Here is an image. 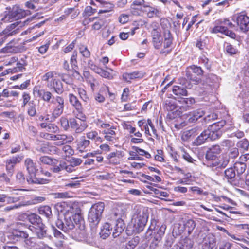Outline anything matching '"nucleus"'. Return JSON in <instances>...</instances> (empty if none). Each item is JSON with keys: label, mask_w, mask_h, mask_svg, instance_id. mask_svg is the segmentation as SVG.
Segmentation results:
<instances>
[{"label": "nucleus", "mask_w": 249, "mask_h": 249, "mask_svg": "<svg viewBox=\"0 0 249 249\" xmlns=\"http://www.w3.org/2000/svg\"><path fill=\"white\" fill-rule=\"evenodd\" d=\"M24 166L29 174V177L27 178L28 184H43L48 183L49 179L36 177L38 169L36 163L34 162L31 158H27L25 160Z\"/></svg>", "instance_id": "1"}, {"label": "nucleus", "mask_w": 249, "mask_h": 249, "mask_svg": "<svg viewBox=\"0 0 249 249\" xmlns=\"http://www.w3.org/2000/svg\"><path fill=\"white\" fill-rule=\"evenodd\" d=\"M31 224L29 229L36 233L39 239L47 238L52 240L53 237L47 231L46 226L42 223V219H29Z\"/></svg>", "instance_id": "2"}, {"label": "nucleus", "mask_w": 249, "mask_h": 249, "mask_svg": "<svg viewBox=\"0 0 249 249\" xmlns=\"http://www.w3.org/2000/svg\"><path fill=\"white\" fill-rule=\"evenodd\" d=\"M198 237L200 240H202L201 242L202 249H214L217 248L216 239L213 234L201 230Z\"/></svg>", "instance_id": "3"}, {"label": "nucleus", "mask_w": 249, "mask_h": 249, "mask_svg": "<svg viewBox=\"0 0 249 249\" xmlns=\"http://www.w3.org/2000/svg\"><path fill=\"white\" fill-rule=\"evenodd\" d=\"M185 72V75L188 80L194 82L195 84H198L201 80L195 76L193 73L197 76H201L203 74L204 71L200 67L193 65L186 68Z\"/></svg>", "instance_id": "4"}, {"label": "nucleus", "mask_w": 249, "mask_h": 249, "mask_svg": "<svg viewBox=\"0 0 249 249\" xmlns=\"http://www.w3.org/2000/svg\"><path fill=\"white\" fill-rule=\"evenodd\" d=\"M147 222V219H131V223L127 227V234L139 233L142 231Z\"/></svg>", "instance_id": "5"}, {"label": "nucleus", "mask_w": 249, "mask_h": 249, "mask_svg": "<svg viewBox=\"0 0 249 249\" xmlns=\"http://www.w3.org/2000/svg\"><path fill=\"white\" fill-rule=\"evenodd\" d=\"M163 47L160 51V54H169L171 51V47L173 44V37L170 31L168 29H164L163 32Z\"/></svg>", "instance_id": "6"}, {"label": "nucleus", "mask_w": 249, "mask_h": 249, "mask_svg": "<svg viewBox=\"0 0 249 249\" xmlns=\"http://www.w3.org/2000/svg\"><path fill=\"white\" fill-rule=\"evenodd\" d=\"M30 21L31 19L30 18H28L23 22H21V21H16L8 25L6 28L1 32V34L3 35H6L9 36L15 35L19 33V27L24 26Z\"/></svg>", "instance_id": "7"}, {"label": "nucleus", "mask_w": 249, "mask_h": 249, "mask_svg": "<svg viewBox=\"0 0 249 249\" xmlns=\"http://www.w3.org/2000/svg\"><path fill=\"white\" fill-rule=\"evenodd\" d=\"M232 20L237 23L241 31H249V17L245 14H238L232 17Z\"/></svg>", "instance_id": "8"}, {"label": "nucleus", "mask_w": 249, "mask_h": 249, "mask_svg": "<svg viewBox=\"0 0 249 249\" xmlns=\"http://www.w3.org/2000/svg\"><path fill=\"white\" fill-rule=\"evenodd\" d=\"M55 104L52 113V119L55 120L61 115L63 112L64 107V100L61 96H56L55 98Z\"/></svg>", "instance_id": "9"}, {"label": "nucleus", "mask_w": 249, "mask_h": 249, "mask_svg": "<svg viewBox=\"0 0 249 249\" xmlns=\"http://www.w3.org/2000/svg\"><path fill=\"white\" fill-rule=\"evenodd\" d=\"M6 236L10 242L15 243L27 238L28 234L24 231L13 230L12 232L7 233Z\"/></svg>", "instance_id": "10"}, {"label": "nucleus", "mask_w": 249, "mask_h": 249, "mask_svg": "<svg viewBox=\"0 0 249 249\" xmlns=\"http://www.w3.org/2000/svg\"><path fill=\"white\" fill-rule=\"evenodd\" d=\"M6 10H9L11 12V16L13 17L15 20L22 18L31 14L30 11L23 10L17 6H14L12 8L7 7Z\"/></svg>", "instance_id": "11"}, {"label": "nucleus", "mask_w": 249, "mask_h": 249, "mask_svg": "<svg viewBox=\"0 0 249 249\" xmlns=\"http://www.w3.org/2000/svg\"><path fill=\"white\" fill-rule=\"evenodd\" d=\"M45 200H46V198L45 197L36 196V197H34L33 198L31 199V200H29L25 202L21 203L18 205H15L13 206L7 207L4 209L5 211H10V210H13L14 209H17L21 206L37 204L38 203L42 202L43 201H45Z\"/></svg>", "instance_id": "12"}, {"label": "nucleus", "mask_w": 249, "mask_h": 249, "mask_svg": "<svg viewBox=\"0 0 249 249\" xmlns=\"http://www.w3.org/2000/svg\"><path fill=\"white\" fill-rule=\"evenodd\" d=\"M104 203L99 202L92 206L89 213V218H100L104 209Z\"/></svg>", "instance_id": "13"}, {"label": "nucleus", "mask_w": 249, "mask_h": 249, "mask_svg": "<svg viewBox=\"0 0 249 249\" xmlns=\"http://www.w3.org/2000/svg\"><path fill=\"white\" fill-rule=\"evenodd\" d=\"M70 125L71 128L74 129L76 133L82 132L88 127L86 122L77 120L75 118L70 119Z\"/></svg>", "instance_id": "14"}, {"label": "nucleus", "mask_w": 249, "mask_h": 249, "mask_svg": "<svg viewBox=\"0 0 249 249\" xmlns=\"http://www.w3.org/2000/svg\"><path fill=\"white\" fill-rule=\"evenodd\" d=\"M50 170L55 173H60L64 170L68 173L70 171V167H68V164L65 161L62 160L59 161L56 159H54L53 160Z\"/></svg>", "instance_id": "15"}, {"label": "nucleus", "mask_w": 249, "mask_h": 249, "mask_svg": "<svg viewBox=\"0 0 249 249\" xmlns=\"http://www.w3.org/2000/svg\"><path fill=\"white\" fill-rule=\"evenodd\" d=\"M152 44L156 49H160L163 46V38L160 32L157 29H154L151 31Z\"/></svg>", "instance_id": "16"}, {"label": "nucleus", "mask_w": 249, "mask_h": 249, "mask_svg": "<svg viewBox=\"0 0 249 249\" xmlns=\"http://www.w3.org/2000/svg\"><path fill=\"white\" fill-rule=\"evenodd\" d=\"M224 174L225 177L229 183L233 185H237L236 180V174L233 168L231 167L225 170Z\"/></svg>", "instance_id": "17"}, {"label": "nucleus", "mask_w": 249, "mask_h": 249, "mask_svg": "<svg viewBox=\"0 0 249 249\" xmlns=\"http://www.w3.org/2000/svg\"><path fill=\"white\" fill-rule=\"evenodd\" d=\"M54 207L56 211L58 213V216L60 217L63 216L66 218L67 213L69 210V208H68V207H70L65 202H61L55 204Z\"/></svg>", "instance_id": "18"}, {"label": "nucleus", "mask_w": 249, "mask_h": 249, "mask_svg": "<svg viewBox=\"0 0 249 249\" xmlns=\"http://www.w3.org/2000/svg\"><path fill=\"white\" fill-rule=\"evenodd\" d=\"M15 41L12 40L6 46L0 49V52L3 53H16L20 52V48L19 46H15Z\"/></svg>", "instance_id": "19"}, {"label": "nucleus", "mask_w": 249, "mask_h": 249, "mask_svg": "<svg viewBox=\"0 0 249 249\" xmlns=\"http://www.w3.org/2000/svg\"><path fill=\"white\" fill-rule=\"evenodd\" d=\"M125 228V225L123 219H117L115 222V226L112 233L113 236L115 238L120 235Z\"/></svg>", "instance_id": "20"}, {"label": "nucleus", "mask_w": 249, "mask_h": 249, "mask_svg": "<svg viewBox=\"0 0 249 249\" xmlns=\"http://www.w3.org/2000/svg\"><path fill=\"white\" fill-rule=\"evenodd\" d=\"M143 76L144 73L141 71L125 72L123 74V79L128 82H130L131 80L142 78Z\"/></svg>", "instance_id": "21"}, {"label": "nucleus", "mask_w": 249, "mask_h": 249, "mask_svg": "<svg viewBox=\"0 0 249 249\" xmlns=\"http://www.w3.org/2000/svg\"><path fill=\"white\" fill-rule=\"evenodd\" d=\"M69 208V212L67 213L66 218H82V213L81 210L78 207H68Z\"/></svg>", "instance_id": "22"}, {"label": "nucleus", "mask_w": 249, "mask_h": 249, "mask_svg": "<svg viewBox=\"0 0 249 249\" xmlns=\"http://www.w3.org/2000/svg\"><path fill=\"white\" fill-rule=\"evenodd\" d=\"M204 111L201 109H198L194 110L189 114L188 116V121L189 123H195L199 118L202 117L204 115Z\"/></svg>", "instance_id": "23"}, {"label": "nucleus", "mask_w": 249, "mask_h": 249, "mask_svg": "<svg viewBox=\"0 0 249 249\" xmlns=\"http://www.w3.org/2000/svg\"><path fill=\"white\" fill-rule=\"evenodd\" d=\"M173 93L177 96V98L180 99L182 96L187 95V91L185 88L182 86H174L172 88Z\"/></svg>", "instance_id": "24"}, {"label": "nucleus", "mask_w": 249, "mask_h": 249, "mask_svg": "<svg viewBox=\"0 0 249 249\" xmlns=\"http://www.w3.org/2000/svg\"><path fill=\"white\" fill-rule=\"evenodd\" d=\"M178 101L182 104L180 107L181 109H183L187 110L190 107L195 103V100L192 97L190 98H181Z\"/></svg>", "instance_id": "25"}, {"label": "nucleus", "mask_w": 249, "mask_h": 249, "mask_svg": "<svg viewBox=\"0 0 249 249\" xmlns=\"http://www.w3.org/2000/svg\"><path fill=\"white\" fill-rule=\"evenodd\" d=\"M53 234L55 238L54 242L57 247H61L63 245L65 240V236L64 235L58 230L56 229H54Z\"/></svg>", "instance_id": "26"}, {"label": "nucleus", "mask_w": 249, "mask_h": 249, "mask_svg": "<svg viewBox=\"0 0 249 249\" xmlns=\"http://www.w3.org/2000/svg\"><path fill=\"white\" fill-rule=\"evenodd\" d=\"M40 95L44 101L47 103H51L53 105L55 104V101L53 100L54 97L50 91L42 90L40 91Z\"/></svg>", "instance_id": "27"}, {"label": "nucleus", "mask_w": 249, "mask_h": 249, "mask_svg": "<svg viewBox=\"0 0 249 249\" xmlns=\"http://www.w3.org/2000/svg\"><path fill=\"white\" fill-rule=\"evenodd\" d=\"M218 81V77L216 75L213 74H209L205 80H203V85L205 86V88L207 89V87H212Z\"/></svg>", "instance_id": "28"}, {"label": "nucleus", "mask_w": 249, "mask_h": 249, "mask_svg": "<svg viewBox=\"0 0 249 249\" xmlns=\"http://www.w3.org/2000/svg\"><path fill=\"white\" fill-rule=\"evenodd\" d=\"M69 99L70 104L77 110V111L82 110V105L75 95L72 94H70L69 95Z\"/></svg>", "instance_id": "29"}, {"label": "nucleus", "mask_w": 249, "mask_h": 249, "mask_svg": "<svg viewBox=\"0 0 249 249\" xmlns=\"http://www.w3.org/2000/svg\"><path fill=\"white\" fill-rule=\"evenodd\" d=\"M52 87L54 91L58 94H61L64 92L63 85L61 81L57 79H53Z\"/></svg>", "instance_id": "30"}, {"label": "nucleus", "mask_w": 249, "mask_h": 249, "mask_svg": "<svg viewBox=\"0 0 249 249\" xmlns=\"http://www.w3.org/2000/svg\"><path fill=\"white\" fill-rule=\"evenodd\" d=\"M112 228H110V225L108 223H105L103 226V228L101 229L100 232V237L105 239L108 237L111 234V230Z\"/></svg>", "instance_id": "31"}, {"label": "nucleus", "mask_w": 249, "mask_h": 249, "mask_svg": "<svg viewBox=\"0 0 249 249\" xmlns=\"http://www.w3.org/2000/svg\"><path fill=\"white\" fill-rule=\"evenodd\" d=\"M207 131L204 130L201 133L196 139L194 141L195 145L199 146L204 143L208 140Z\"/></svg>", "instance_id": "32"}, {"label": "nucleus", "mask_w": 249, "mask_h": 249, "mask_svg": "<svg viewBox=\"0 0 249 249\" xmlns=\"http://www.w3.org/2000/svg\"><path fill=\"white\" fill-rule=\"evenodd\" d=\"M90 142L89 140H86L85 137L80 138L77 144V149L80 152H83L84 150L87 148L90 144Z\"/></svg>", "instance_id": "33"}, {"label": "nucleus", "mask_w": 249, "mask_h": 249, "mask_svg": "<svg viewBox=\"0 0 249 249\" xmlns=\"http://www.w3.org/2000/svg\"><path fill=\"white\" fill-rule=\"evenodd\" d=\"M69 162L70 164L68 165V167H70V171H69V173H72L75 170L74 167L80 165L82 160L81 159L72 157L69 160Z\"/></svg>", "instance_id": "34"}, {"label": "nucleus", "mask_w": 249, "mask_h": 249, "mask_svg": "<svg viewBox=\"0 0 249 249\" xmlns=\"http://www.w3.org/2000/svg\"><path fill=\"white\" fill-rule=\"evenodd\" d=\"M207 131L208 139L210 140L213 141L220 138L222 134V131H213L209 129H206Z\"/></svg>", "instance_id": "35"}, {"label": "nucleus", "mask_w": 249, "mask_h": 249, "mask_svg": "<svg viewBox=\"0 0 249 249\" xmlns=\"http://www.w3.org/2000/svg\"><path fill=\"white\" fill-rule=\"evenodd\" d=\"M233 169L237 172V177H239L245 172L246 165L242 162H236L234 165Z\"/></svg>", "instance_id": "36"}, {"label": "nucleus", "mask_w": 249, "mask_h": 249, "mask_svg": "<svg viewBox=\"0 0 249 249\" xmlns=\"http://www.w3.org/2000/svg\"><path fill=\"white\" fill-rule=\"evenodd\" d=\"M38 213L43 216L49 217L52 215L51 209L48 206H41L38 208Z\"/></svg>", "instance_id": "37"}, {"label": "nucleus", "mask_w": 249, "mask_h": 249, "mask_svg": "<svg viewBox=\"0 0 249 249\" xmlns=\"http://www.w3.org/2000/svg\"><path fill=\"white\" fill-rule=\"evenodd\" d=\"M15 181L17 184L20 185H23L26 182H27V178H25V175L22 171H18L17 173Z\"/></svg>", "instance_id": "38"}, {"label": "nucleus", "mask_w": 249, "mask_h": 249, "mask_svg": "<svg viewBox=\"0 0 249 249\" xmlns=\"http://www.w3.org/2000/svg\"><path fill=\"white\" fill-rule=\"evenodd\" d=\"M225 124L226 121L222 120L216 123H214L212 124L209 125L208 129L215 131H221V128H222L225 125Z\"/></svg>", "instance_id": "39"}, {"label": "nucleus", "mask_w": 249, "mask_h": 249, "mask_svg": "<svg viewBox=\"0 0 249 249\" xmlns=\"http://www.w3.org/2000/svg\"><path fill=\"white\" fill-rule=\"evenodd\" d=\"M180 249H191L193 246V241L190 238H185L180 243Z\"/></svg>", "instance_id": "40"}, {"label": "nucleus", "mask_w": 249, "mask_h": 249, "mask_svg": "<svg viewBox=\"0 0 249 249\" xmlns=\"http://www.w3.org/2000/svg\"><path fill=\"white\" fill-rule=\"evenodd\" d=\"M86 137L87 138L91 140H94L96 142H102V138L98 136V132L94 130H92L86 133Z\"/></svg>", "instance_id": "41"}, {"label": "nucleus", "mask_w": 249, "mask_h": 249, "mask_svg": "<svg viewBox=\"0 0 249 249\" xmlns=\"http://www.w3.org/2000/svg\"><path fill=\"white\" fill-rule=\"evenodd\" d=\"M27 113L30 116L32 117H35L36 115V105L34 101H32L28 103Z\"/></svg>", "instance_id": "42"}, {"label": "nucleus", "mask_w": 249, "mask_h": 249, "mask_svg": "<svg viewBox=\"0 0 249 249\" xmlns=\"http://www.w3.org/2000/svg\"><path fill=\"white\" fill-rule=\"evenodd\" d=\"M23 158L22 155H18L15 156L10 157L6 160L7 162L15 166L17 163H20Z\"/></svg>", "instance_id": "43"}, {"label": "nucleus", "mask_w": 249, "mask_h": 249, "mask_svg": "<svg viewBox=\"0 0 249 249\" xmlns=\"http://www.w3.org/2000/svg\"><path fill=\"white\" fill-rule=\"evenodd\" d=\"M139 241L140 238L138 236L134 237L126 244L125 249H134Z\"/></svg>", "instance_id": "44"}, {"label": "nucleus", "mask_w": 249, "mask_h": 249, "mask_svg": "<svg viewBox=\"0 0 249 249\" xmlns=\"http://www.w3.org/2000/svg\"><path fill=\"white\" fill-rule=\"evenodd\" d=\"M219 169L225 168L229 163V158L222 157L221 159H217Z\"/></svg>", "instance_id": "45"}, {"label": "nucleus", "mask_w": 249, "mask_h": 249, "mask_svg": "<svg viewBox=\"0 0 249 249\" xmlns=\"http://www.w3.org/2000/svg\"><path fill=\"white\" fill-rule=\"evenodd\" d=\"M108 70V71L103 70V72H101L100 75L102 77L111 79L113 78L114 75V71L111 69H109L107 67H106Z\"/></svg>", "instance_id": "46"}, {"label": "nucleus", "mask_w": 249, "mask_h": 249, "mask_svg": "<svg viewBox=\"0 0 249 249\" xmlns=\"http://www.w3.org/2000/svg\"><path fill=\"white\" fill-rule=\"evenodd\" d=\"M6 171L8 176L11 177L13 176L15 172V166L11 164L7 161H5Z\"/></svg>", "instance_id": "47"}, {"label": "nucleus", "mask_w": 249, "mask_h": 249, "mask_svg": "<svg viewBox=\"0 0 249 249\" xmlns=\"http://www.w3.org/2000/svg\"><path fill=\"white\" fill-rule=\"evenodd\" d=\"M54 159H55L51 158L49 156H41L39 158V161L42 163L47 165H51L52 166L53 162Z\"/></svg>", "instance_id": "48"}, {"label": "nucleus", "mask_w": 249, "mask_h": 249, "mask_svg": "<svg viewBox=\"0 0 249 249\" xmlns=\"http://www.w3.org/2000/svg\"><path fill=\"white\" fill-rule=\"evenodd\" d=\"M57 140L65 141V143H70L74 140L73 137L71 135L67 136L65 134H58Z\"/></svg>", "instance_id": "49"}, {"label": "nucleus", "mask_w": 249, "mask_h": 249, "mask_svg": "<svg viewBox=\"0 0 249 249\" xmlns=\"http://www.w3.org/2000/svg\"><path fill=\"white\" fill-rule=\"evenodd\" d=\"M225 50L231 55L236 54L238 52V50L229 43L226 44V45L225 47Z\"/></svg>", "instance_id": "50"}, {"label": "nucleus", "mask_w": 249, "mask_h": 249, "mask_svg": "<svg viewBox=\"0 0 249 249\" xmlns=\"http://www.w3.org/2000/svg\"><path fill=\"white\" fill-rule=\"evenodd\" d=\"M237 146L245 150H248L249 146V141L247 139H243L238 142Z\"/></svg>", "instance_id": "51"}, {"label": "nucleus", "mask_w": 249, "mask_h": 249, "mask_svg": "<svg viewBox=\"0 0 249 249\" xmlns=\"http://www.w3.org/2000/svg\"><path fill=\"white\" fill-rule=\"evenodd\" d=\"M79 51H80V53L85 58H88L90 56V52L88 49V48H87V47L86 46H85L84 45H82L79 48Z\"/></svg>", "instance_id": "52"}, {"label": "nucleus", "mask_w": 249, "mask_h": 249, "mask_svg": "<svg viewBox=\"0 0 249 249\" xmlns=\"http://www.w3.org/2000/svg\"><path fill=\"white\" fill-rule=\"evenodd\" d=\"M60 122L61 126L64 130H68L70 127V120H68L66 118L63 117L60 118Z\"/></svg>", "instance_id": "53"}, {"label": "nucleus", "mask_w": 249, "mask_h": 249, "mask_svg": "<svg viewBox=\"0 0 249 249\" xmlns=\"http://www.w3.org/2000/svg\"><path fill=\"white\" fill-rule=\"evenodd\" d=\"M218 115L216 113H211L203 119L204 124L211 122L212 121L215 120L217 119ZM203 124H204L203 123Z\"/></svg>", "instance_id": "54"}, {"label": "nucleus", "mask_w": 249, "mask_h": 249, "mask_svg": "<svg viewBox=\"0 0 249 249\" xmlns=\"http://www.w3.org/2000/svg\"><path fill=\"white\" fill-rule=\"evenodd\" d=\"M205 164L208 167L211 168L213 171L219 169L217 159L212 160L211 161L207 162Z\"/></svg>", "instance_id": "55"}, {"label": "nucleus", "mask_w": 249, "mask_h": 249, "mask_svg": "<svg viewBox=\"0 0 249 249\" xmlns=\"http://www.w3.org/2000/svg\"><path fill=\"white\" fill-rule=\"evenodd\" d=\"M229 156L232 159L236 158L239 155V150L237 147H232L229 149Z\"/></svg>", "instance_id": "56"}, {"label": "nucleus", "mask_w": 249, "mask_h": 249, "mask_svg": "<svg viewBox=\"0 0 249 249\" xmlns=\"http://www.w3.org/2000/svg\"><path fill=\"white\" fill-rule=\"evenodd\" d=\"M102 5L105 8H106V9L100 10L99 11V14L107 13L111 10L114 7L113 4L106 1H104V3H103Z\"/></svg>", "instance_id": "57"}, {"label": "nucleus", "mask_w": 249, "mask_h": 249, "mask_svg": "<svg viewBox=\"0 0 249 249\" xmlns=\"http://www.w3.org/2000/svg\"><path fill=\"white\" fill-rule=\"evenodd\" d=\"M50 133H56L59 130V127L54 124L49 123L46 130Z\"/></svg>", "instance_id": "58"}, {"label": "nucleus", "mask_w": 249, "mask_h": 249, "mask_svg": "<svg viewBox=\"0 0 249 249\" xmlns=\"http://www.w3.org/2000/svg\"><path fill=\"white\" fill-rule=\"evenodd\" d=\"M65 224V230H71L74 228V224L71 219H63Z\"/></svg>", "instance_id": "59"}, {"label": "nucleus", "mask_w": 249, "mask_h": 249, "mask_svg": "<svg viewBox=\"0 0 249 249\" xmlns=\"http://www.w3.org/2000/svg\"><path fill=\"white\" fill-rule=\"evenodd\" d=\"M181 155L182 158L189 162L194 163L196 161L188 153L184 151V149H181Z\"/></svg>", "instance_id": "60"}, {"label": "nucleus", "mask_w": 249, "mask_h": 249, "mask_svg": "<svg viewBox=\"0 0 249 249\" xmlns=\"http://www.w3.org/2000/svg\"><path fill=\"white\" fill-rule=\"evenodd\" d=\"M145 3L144 0H135L131 5V8L136 10L139 9V7L142 6Z\"/></svg>", "instance_id": "61"}, {"label": "nucleus", "mask_w": 249, "mask_h": 249, "mask_svg": "<svg viewBox=\"0 0 249 249\" xmlns=\"http://www.w3.org/2000/svg\"><path fill=\"white\" fill-rule=\"evenodd\" d=\"M221 145L222 146L227 147L229 149L234 145V143L231 140L225 139L221 142Z\"/></svg>", "instance_id": "62"}, {"label": "nucleus", "mask_w": 249, "mask_h": 249, "mask_svg": "<svg viewBox=\"0 0 249 249\" xmlns=\"http://www.w3.org/2000/svg\"><path fill=\"white\" fill-rule=\"evenodd\" d=\"M226 28L227 27L223 26H216L212 29L211 32L214 34L221 33L224 34Z\"/></svg>", "instance_id": "63"}, {"label": "nucleus", "mask_w": 249, "mask_h": 249, "mask_svg": "<svg viewBox=\"0 0 249 249\" xmlns=\"http://www.w3.org/2000/svg\"><path fill=\"white\" fill-rule=\"evenodd\" d=\"M216 155L215 154L211 152V151L208 150L205 155V158L206 159V163L216 159Z\"/></svg>", "instance_id": "64"}]
</instances>
